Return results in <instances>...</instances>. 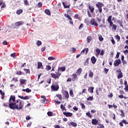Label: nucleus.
Instances as JSON below:
<instances>
[{"label": "nucleus", "mask_w": 128, "mask_h": 128, "mask_svg": "<svg viewBox=\"0 0 128 128\" xmlns=\"http://www.w3.org/2000/svg\"><path fill=\"white\" fill-rule=\"evenodd\" d=\"M8 102V106L10 110H22L24 106V101L20 100V99L16 100V96L12 95L10 96Z\"/></svg>", "instance_id": "nucleus-1"}, {"label": "nucleus", "mask_w": 128, "mask_h": 128, "mask_svg": "<svg viewBox=\"0 0 128 128\" xmlns=\"http://www.w3.org/2000/svg\"><path fill=\"white\" fill-rule=\"evenodd\" d=\"M88 8L90 10H88L87 11V14H88V18H92V14H94V7L93 6H91V5H88Z\"/></svg>", "instance_id": "nucleus-2"}, {"label": "nucleus", "mask_w": 128, "mask_h": 128, "mask_svg": "<svg viewBox=\"0 0 128 128\" xmlns=\"http://www.w3.org/2000/svg\"><path fill=\"white\" fill-rule=\"evenodd\" d=\"M96 6L98 8L100 14H102V7L104 6V4L100 2H98L96 4Z\"/></svg>", "instance_id": "nucleus-3"}, {"label": "nucleus", "mask_w": 128, "mask_h": 128, "mask_svg": "<svg viewBox=\"0 0 128 128\" xmlns=\"http://www.w3.org/2000/svg\"><path fill=\"white\" fill-rule=\"evenodd\" d=\"M50 76L52 78H54V80H60V76H62V74L58 72V74H55V73H52L50 74Z\"/></svg>", "instance_id": "nucleus-4"}, {"label": "nucleus", "mask_w": 128, "mask_h": 128, "mask_svg": "<svg viewBox=\"0 0 128 128\" xmlns=\"http://www.w3.org/2000/svg\"><path fill=\"white\" fill-rule=\"evenodd\" d=\"M90 24L91 26H98V24L95 18H92L90 20Z\"/></svg>", "instance_id": "nucleus-5"}, {"label": "nucleus", "mask_w": 128, "mask_h": 128, "mask_svg": "<svg viewBox=\"0 0 128 128\" xmlns=\"http://www.w3.org/2000/svg\"><path fill=\"white\" fill-rule=\"evenodd\" d=\"M60 88V86L58 84L52 85L51 86V90L52 92H58Z\"/></svg>", "instance_id": "nucleus-6"}, {"label": "nucleus", "mask_w": 128, "mask_h": 128, "mask_svg": "<svg viewBox=\"0 0 128 128\" xmlns=\"http://www.w3.org/2000/svg\"><path fill=\"white\" fill-rule=\"evenodd\" d=\"M120 64H122L120 59H117L114 61V66H118Z\"/></svg>", "instance_id": "nucleus-7"}, {"label": "nucleus", "mask_w": 128, "mask_h": 128, "mask_svg": "<svg viewBox=\"0 0 128 128\" xmlns=\"http://www.w3.org/2000/svg\"><path fill=\"white\" fill-rule=\"evenodd\" d=\"M109 26L110 28H112V30H116V25L114 24V22H110Z\"/></svg>", "instance_id": "nucleus-8"}, {"label": "nucleus", "mask_w": 128, "mask_h": 128, "mask_svg": "<svg viewBox=\"0 0 128 128\" xmlns=\"http://www.w3.org/2000/svg\"><path fill=\"white\" fill-rule=\"evenodd\" d=\"M41 98H43L42 100V102L43 104H48V99H46V96H41Z\"/></svg>", "instance_id": "nucleus-9"}, {"label": "nucleus", "mask_w": 128, "mask_h": 128, "mask_svg": "<svg viewBox=\"0 0 128 128\" xmlns=\"http://www.w3.org/2000/svg\"><path fill=\"white\" fill-rule=\"evenodd\" d=\"M63 114L66 116L67 118H72V113L70 112H63Z\"/></svg>", "instance_id": "nucleus-10"}, {"label": "nucleus", "mask_w": 128, "mask_h": 128, "mask_svg": "<svg viewBox=\"0 0 128 128\" xmlns=\"http://www.w3.org/2000/svg\"><path fill=\"white\" fill-rule=\"evenodd\" d=\"M70 98V94H68V92L66 90L64 91V100H68Z\"/></svg>", "instance_id": "nucleus-11"}, {"label": "nucleus", "mask_w": 128, "mask_h": 128, "mask_svg": "<svg viewBox=\"0 0 128 128\" xmlns=\"http://www.w3.org/2000/svg\"><path fill=\"white\" fill-rule=\"evenodd\" d=\"M124 124H128V122L126 120H122L121 122H120V126H124Z\"/></svg>", "instance_id": "nucleus-12"}, {"label": "nucleus", "mask_w": 128, "mask_h": 128, "mask_svg": "<svg viewBox=\"0 0 128 128\" xmlns=\"http://www.w3.org/2000/svg\"><path fill=\"white\" fill-rule=\"evenodd\" d=\"M37 68H38V70H39L40 68H42V70H44V66H42V62H38Z\"/></svg>", "instance_id": "nucleus-13"}, {"label": "nucleus", "mask_w": 128, "mask_h": 128, "mask_svg": "<svg viewBox=\"0 0 128 128\" xmlns=\"http://www.w3.org/2000/svg\"><path fill=\"white\" fill-rule=\"evenodd\" d=\"M72 82H74L75 80H78V75L76 74H73L72 75Z\"/></svg>", "instance_id": "nucleus-14"}, {"label": "nucleus", "mask_w": 128, "mask_h": 128, "mask_svg": "<svg viewBox=\"0 0 128 128\" xmlns=\"http://www.w3.org/2000/svg\"><path fill=\"white\" fill-rule=\"evenodd\" d=\"M102 92V88H98V89L96 90V94L97 96H100Z\"/></svg>", "instance_id": "nucleus-15"}, {"label": "nucleus", "mask_w": 128, "mask_h": 128, "mask_svg": "<svg viewBox=\"0 0 128 128\" xmlns=\"http://www.w3.org/2000/svg\"><path fill=\"white\" fill-rule=\"evenodd\" d=\"M82 68H79L76 72V74L78 76H80L82 74Z\"/></svg>", "instance_id": "nucleus-16"}, {"label": "nucleus", "mask_w": 128, "mask_h": 128, "mask_svg": "<svg viewBox=\"0 0 128 128\" xmlns=\"http://www.w3.org/2000/svg\"><path fill=\"white\" fill-rule=\"evenodd\" d=\"M22 24H24L23 21H20V22H16L15 23L16 26H22Z\"/></svg>", "instance_id": "nucleus-17"}, {"label": "nucleus", "mask_w": 128, "mask_h": 128, "mask_svg": "<svg viewBox=\"0 0 128 128\" xmlns=\"http://www.w3.org/2000/svg\"><path fill=\"white\" fill-rule=\"evenodd\" d=\"M94 87L90 86L88 88V92H90V94H94Z\"/></svg>", "instance_id": "nucleus-18"}, {"label": "nucleus", "mask_w": 128, "mask_h": 128, "mask_svg": "<svg viewBox=\"0 0 128 128\" xmlns=\"http://www.w3.org/2000/svg\"><path fill=\"white\" fill-rule=\"evenodd\" d=\"M91 62H92V64H94L96 62V57H94V56L92 57Z\"/></svg>", "instance_id": "nucleus-19"}, {"label": "nucleus", "mask_w": 128, "mask_h": 128, "mask_svg": "<svg viewBox=\"0 0 128 128\" xmlns=\"http://www.w3.org/2000/svg\"><path fill=\"white\" fill-rule=\"evenodd\" d=\"M122 76H124V75L122 74V71H120V73L118 74L117 76L118 80H120V78H122Z\"/></svg>", "instance_id": "nucleus-20"}, {"label": "nucleus", "mask_w": 128, "mask_h": 128, "mask_svg": "<svg viewBox=\"0 0 128 128\" xmlns=\"http://www.w3.org/2000/svg\"><path fill=\"white\" fill-rule=\"evenodd\" d=\"M20 84H26V80L24 79H20Z\"/></svg>", "instance_id": "nucleus-21"}, {"label": "nucleus", "mask_w": 128, "mask_h": 128, "mask_svg": "<svg viewBox=\"0 0 128 128\" xmlns=\"http://www.w3.org/2000/svg\"><path fill=\"white\" fill-rule=\"evenodd\" d=\"M96 56L98 58V56H100V49H99L98 48L96 49Z\"/></svg>", "instance_id": "nucleus-22"}, {"label": "nucleus", "mask_w": 128, "mask_h": 128, "mask_svg": "<svg viewBox=\"0 0 128 128\" xmlns=\"http://www.w3.org/2000/svg\"><path fill=\"white\" fill-rule=\"evenodd\" d=\"M117 22L118 24H120V26H122V28H124V24H122L124 22H122V20H118Z\"/></svg>", "instance_id": "nucleus-23"}, {"label": "nucleus", "mask_w": 128, "mask_h": 128, "mask_svg": "<svg viewBox=\"0 0 128 128\" xmlns=\"http://www.w3.org/2000/svg\"><path fill=\"white\" fill-rule=\"evenodd\" d=\"M98 120L94 118L92 120V124H94V125L98 124Z\"/></svg>", "instance_id": "nucleus-24"}, {"label": "nucleus", "mask_w": 128, "mask_h": 128, "mask_svg": "<svg viewBox=\"0 0 128 128\" xmlns=\"http://www.w3.org/2000/svg\"><path fill=\"white\" fill-rule=\"evenodd\" d=\"M70 96H72V98H74V90L72 89H71L69 92Z\"/></svg>", "instance_id": "nucleus-25"}, {"label": "nucleus", "mask_w": 128, "mask_h": 128, "mask_svg": "<svg viewBox=\"0 0 128 128\" xmlns=\"http://www.w3.org/2000/svg\"><path fill=\"white\" fill-rule=\"evenodd\" d=\"M60 70V72H64L66 70V67L62 66V67H59L58 68V71Z\"/></svg>", "instance_id": "nucleus-26"}, {"label": "nucleus", "mask_w": 128, "mask_h": 128, "mask_svg": "<svg viewBox=\"0 0 128 128\" xmlns=\"http://www.w3.org/2000/svg\"><path fill=\"white\" fill-rule=\"evenodd\" d=\"M90 78H92L93 76H94V72H92V70H90L89 71V74H88Z\"/></svg>", "instance_id": "nucleus-27"}, {"label": "nucleus", "mask_w": 128, "mask_h": 128, "mask_svg": "<svg viewBox=\"0 0 128 128\" xmlns=\"http://www.w3.org/2000/svg\"><path fill=\"white\" fill-rule=\"evenodd\" d=\"M0 94L2 96L1 98L4 100V92H2V90H0Z\"/></svg>", "instance_id": "nucleus-28"}, {"label": "nucleus", "mask_w": 128, "mask_h": 128, "mask_svg": "<svg viewBox=\"0 0 128 128\" xmlns=\"http://www.w3.org/2000/svg\"><path fill=\"white\" fill-rule=\"evenodd\" d=\"M44 12L46 14H48V16H50V11L49 10H45Z\"/></svg>", "instance_id": "nucleus-29"}, {"label": "nucleus", "mask_w": 128, "mask_h": 128, "mask_svg": "<svg viewBox=\"0 0 128 128\" xmlns=\"http://www.w3.org/2000/svg\"><path fill=\"white\" fill-rule=\"evenodd\" d=\"M86 116L89 118H92V114H90V112H88L86 113Z\"/></svg>", "instance_id": "nucleus-30"}, {"label": "nucleus", "mask_w": 128, "mask_h": 128, "mask_svg": "<svg viewBox=\"0 0 128 128\" xmlns=\"http://www.w3.org/2000/svg\"><path fill=\"white\" fill-rule=\"evenodd\" d=\"M45 70L48 71L50 70H52V66L50 65H47L46 66V68H45Z\"/></svg>", "instance_id": "nucleus-31"}, {"label": "nucleus", "mask_w": 128, "mask_h": 128, "mask_svg": "<svg viewBox=\"0 0 128 128\" xmlns=\"http://www.w3.org/2000/svg\"><path fill=\"white\" fill-rule=\"evenodd\" d=\"M56 98H58L60 100H62V96L60 94H56Z\"/></svg>", "instance_id": "nucleus-32"}, {"label": "nucleus", "mask_w": 128, "mask_h": 128, "mask_svg": "<svg viewBox=\"0 0 128 128\" xmlns=\"http://www.w3.org/2000/svg\"><path fill=\"white\" fill-rule=\"evenodd\" d=\"M112 16H109L108 18L107 19V20L108 24H110V22H112Z\"/></svg>", "instance_id": "nucleus-33"}, {"label": "nucleus", "mask_w": 128, "mask_h": 128, "mask_svg": "<svg viewBox=\"0 0 128 128\" xmlns=\"http://www.w3.org/2000/svg\"><path fill=\"white\" fill-rule=\"evenodd\" d=\"M24 70L26 74H30V69L24 68Z\"/></svg>", "instance_id": "nucleus-34"}, {"label": "nucleus", "mask_w": 128, "mask_h": 128, "mask_svg": "<svg viewBox=\"0 0 128 128\" xmlns=\"http://www.w3.org/2000/svg\"><path fill=\"white\" fill-rule=\"evenodd\" d=\"M86 100L88 101H92L94 100V96H90Z\"/></svg>", "instance_id": "nucleus-35"}, {"label": "nucleus", "mask_w": 128, "mask_h": 128, "mask_svg": "<svg viewBox=\"0 0 128 128\" xmlns=\"http://www.w3.org/2000/svg\"><path fill=\"white\" fill-rule=\"evenodd\" d=\"M62 4L64 8H70V5H66V4L64 2H62Z\"/></svg>", "instance_id": "nucleus-36"}, {"label": "nucleus", "mask_w": 128, "mask_h": 128, "mask_svg": "<svg viewBox=\"0 0 128 128\" xmlns=\"http://www.w3.org/2000/svg\"><path fill=\"white\" fill-rule=\"evenodd\" d=\"M22 10L20 9L16 11V14L19 15V14H22Z\"/></svg>", "instance_id": "nucleus-37"}, {"label": "nucleus", "mask_w": 128, "mask_h": 128, "mask_svg": "<svg viewBox=\"0 0 128 128\" xmlns=\"http://www.w3.org/2000/svg\"><path fill=\"white\" fill-rule=\"evenodd\" d=\"M70 124H71V126H74V128H76V126H78V124H76V123L73 122H70Z\"/></svg>", "instance_id": "nucleus-38"}, {"label": "nucleus", "mask_w": 128, "mask_h": 128, "mask_svg": "<svg viewBox=\"0 0 128 128\" xmlns=\"http://www.w3.org/2000/svg\"><path fill=\"white\" fill-rule=\"evenodd\" d=\"M47 114L48 116H54V112H48Z\"/></svg>", "instance_id": "nucleus-39"}, {"label": "nucleus", "mask_w": 128, "mask_h": 128, "mask_svg": "<svg viewBox=\"0 0 128 128\" xmlns=\"http://www.w3.org/2000/svg\"><path fill=\"white\" fill-rule=\"evenodd\" d=\"M60 108L61 110H65V111H66V107L62 105V104L60 105Z\"/></svg>", "instance_id": "nucleus-40"}, {"label": "nucleus", "mask_w": 128, "mask_h": 128, "mask_svg": "<svg viewBox=\"0 0 128 128\" xmlns=\"http://www.w3.org/2000/svg\"><path fill=\"white\" fill-rule=\"evenodd\" d=\"M98 125L99 126H97L98 128H104V126L102 124H98Z\"/></svg>", "instance_id": "nucleus-41"}, {"label": "nucleus", "mask_w": 128, "mask_h": 128, "mask_svg": "<svg viewBox=\"0 0 128 128\" xmlns=\"http://www.w3.org/2000/svg\"><path fill=\"white\" fill-rule=\"evenodd\" d=\"M80 106H81V108L82 110L86 108V105L84 103L80 104Z\"/></svg>", "instance_id": "nucleus-42"}, {"label": "nucleus", "mask_w": 128, "mask_h": 128, "mask_svg": "<svg viewBox=\"0 0 128 128\" xmlns=\"http://www.w3.org/2000/svg\"><path fill=\"white\" fill-rule=\"evenodd\" d=\"M24 6H28V4H30L28 0H24Z\"/></svg>", "instance_id": "nucleus-43"}, {"label": "nucleus", "mask_w": 128, "mask_h": 128, "mask_svg": "<svg viewBox=\"0 0 128 128\" xmlns=\"http://www.w3.org/2000/svg\"><path fill=\"white\" fill-rule=\"evenodd\" d=\"M92 40V37H90V36H88L87 37V42H90Z\"/></svg>", "instance_id": "nucleus-44"}, {"label": "nucleus", "mask_w": 128, "mask_h": 128, "mask_svg": "<svg viewBox=\"0 0 128 128\" xmlns=\"http://www.w3.org/2000/svg\"><path fill=\"white\" fill-rule=\"evenodd\" d=\"M120 112H121V114H120V116H122V118H124V110H121Z\"/></svg>", "instance_id": "nucleus-45"}, {"label": "nucleus", "mask_w": 128, "mask_h": 128, "mask_svg": "<svg viewBox=\"0 0 128 128\" xmlns=\"http://www.w3.org/2000/svg\"><path fill=\"white\" fill-rule=\"evenodd\" d=\"M10 56H12V58H16V52L11 54Z\"/></svg>", "instance_id": "nucleus-46"}, {"label": "nucleus", "mask_w": 128, "mask_h": 128, "mask_svg": "<svg viewBox=\"0 0 128 128\" xmlns=\"http://www.w3.org/2000/svg\"><path fill=\"white\" fill-rule=\"evenodd\" d=\"M115 38H116V40H118V42H119L120 40V36H118V35H116L115 36Z\"/></svg>", "instance_id": "nucleus-47"}, {"label": "nucleus", "mask_w": 128, "mask_h": 128, "mask_svg": "<svg viewBox=\"0 0 128 128\" xmlns=\"http://www.w3.org/2000/svg\"><path fill=\"white\" fill-rule=\"evenodd\" d=\"M98 38H99V40L100 42H102V40H104V38H102V35H100L99 36Z\"/></svg>", "instance_id": "nucleus-48"}, {"label": "nucleus", "mask_w": 128, "mask_h": 128, "mask_svg": "<svg viewBox=\"0 0 128 128\" xmlns=\"http://www.w3.org/2000/svg\"><path fill=\"white\" fill-rule=\"evenodd\" d=\"M120 52H118L116 56V58H120Z\"/></svg>", "instance_id": "nucleus-49"}, {"label": "nucleus", "mask_w": 128, "mask_h": 128, "mask_svg": "<svg viewBox=\"0 0 128 128\" xmlns=\"http://www.w3.org/2000/svg\"><path fill=\"white\" fill-rule=\"evenodd\" d=\"M37 46H42V41L38 40L37 42Z\"/></svg>", "instance_id": "nucleus-50"}, {"label": "nucleus", "mask_w": 128, "mask_h": 128, "mask_svg": "<svg viewBox=\"0 0 128 128\" xmlns=\"http://www.w3.org/2000/svg\"><path fill=\"white\" fill-rule=\"evenodd\" d=\"M112 40H111V42L112 44H116V41H114V38L112 37Z\"/></svg>", "instance_id": "nucleus-51"}, {"label": "nucleus", "mask_w": 128, "mask_h": 128, "mask_svg": "<svg viewBox=\"0 0 128 128\" xmlns=\"http://www.w3.org/2000/svg\"><path fill=\"white\" fill-rule=\"evenodd\" d=\"M54 60V58L52 56H50V57L48 58V60Z\"/></svg>", "instance_id": "nucleus-52"}, {"label": "nucleus", "mask_w": 128, "mask_h": 128, "mask_svg": "<svg viewBox=\"0 0 128 128\" xmlns=\"http://www.w3.org/2000/svg\"><path fill=\"white\" fill-rule=\"evenodd\" d=\"M104 72H105L104 74H106L108 72V69L106 68H104Z\"/></svg>", "instance_id": "nucleus-53"}, {"label": "nucleus", "mask_w": 128, "mask_h": 128, "mask_svg": "<svg viewBox=\"0 0 128 128\" xmlns=\"http://www.w3.org/2000/svg\"><path fill=\"white\" fill-rule=\"evenodd\" d=\"M122 64L123 66H126L127 64L126 61V60H122Z\"/></svg>", "instance_id": "nucleus-54"}, {"label": "nucleus", "mask_w": 128, "mask_h": 128, "mask_svg": "<svg viewBox=\"0 0 128 128\" xmlns=\"http://www.w3.org/2000/svg\"><path fill=\"white\" fill-rule=\"evenodd\" d=\"M79 30H82V28H84V24H81L79 26Z\"/></svg>", "instance_id": "nucleus-55"}, {"label": "nucleus", "mask_w": 128, "mask_h": 128, "mask_svg": "<svg viewBox=\"0 0 128 128\" xmlns=\"http://www.w3.org/2000/svg\"><path fill=\"white\" fill-rule=\"evenodd\" d=\"M38 8H42V3L40 2L38 3Z\"/></svg>", "instance_id": "nucleus-56"}, {"label": "nucleus", "mask_w": 128, "mask_h": 128, "mask_svg": "<svg viewBox=\"0 0 128 128\" xmlns=\"http://www.w3.org/2000/svg\"><path fill=\"white\" fill-rule=\"evenodd\" d=\"M100 28H106V25H102V24H100L99 26Z\"/></svg>", "instance_id": "nucleus-57"}, {"label": "nucleus", "mask_w": 128, "mask_h": 128, "mask_svg": "<svg viewBox=\"0 0 128 128\" xmlns=\"http://www.w3.org/2000/svg\"><path fill=\"white\" fill-rule=\"evenodd\" d=\"M22 71H18L16 72V74H18V76H20L22 75Z\"/></svg>", "instance_id": "nucleus-58"}, {"label": "nucleus", "mask_w": 128, "mask_h": 128, "mask_svg": "<svg viewBox=\"0 0 128 128\" xmlns=\"http://www.w3.org/2000/svg\"><path fill=\"white\" fill-rule=\"evenodd\" d=\"M30 118H32L30 116H26V120H30Z\"/></svg>", "instance_id": "nucleus-59"}, {"label": "nucleus", "mask_w": 128, "mask_h": 128, "mask_svg": "<svg viewBox=\"0 0 128 128\" xmlns=\"http://www.w3.org/2000/svg\"><path fill=\"white\" fill-rule=\"evenodd\" d=\"M32 92V90H30V88H26V92Z\"/></svg>", "instance_id": "nucleus-60"}, {"label": "nucleus", "mask_w": 128, "mask_h": 128, "mask_svg": "<svg viewBox=\"0 0 128 128\" xmlns=\"http://www.w3.org/2000/svg\"><path fill=\"white\" fill-rule=\"evenodd\" d=\"M30 96H25L24 97V100H30Z\"/></svg>", "instance_id": "nucleus-61"}, {"label": "nucleus", "mask_w": 128, "mask_h": 128, "mask_svg": "<svg viewBox=\"0 0 128 128\" xmlns=\"http://www.w3.org/2000/svg\"><path fill=\"white\" fill-rule=\"evenodd\" d=\"M78 14H76L74 15V18H76V20H78Z\"/></svg>", "instance_id": "nucleus-62"}, {"label": "nucleus", "mask_w": 128, "mask_h": 128, "mask_svg": "<svg viewBox=\"0 0 128 128\" xmlns=\"http://www.w3.org/2000/svg\"><path fill=\"white\" fill-rule=\"evenodd\" d=\"M100 56H104V50H101V52H100Z\"/></svg>", "instance_id": "nucleus-63"}, {"label": "nucleus", "mask_w": 128, "mask_h": 128, "mask_svg": "<svg viewBox=\"0 0 128 128\" xmlns=\"http://www.w3.org/2000/svg\"><path fill=\"white\" fill-rule=\"evenodd\" d=\"M124 90L126 92H128V86H126L125 88H124Z\"/></svg>", "instance_id": "nucleus-64"}]
</instances>
